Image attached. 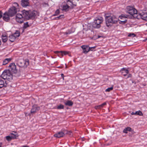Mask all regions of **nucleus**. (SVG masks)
Returning <instances> with one entry per match:
<instances>
[{
  "label": "nucleus",
  "mask_w": 147,
  "mask_h": 147,
  "mask_svg": "<svg viewBox=\"0 0 147 147\" xmlns=\"http://www.w3.org/2000/svg\"><path fill=\"white\" fill-rule=\"evenodd\" d=\"M6 139L7 140L9 141L11 140L12 138L11 136H7L6 137Z\"/></svg>",
  "instance_id": "obj_36"
},
{
  "label": "nucleus",
  "mask_w": 147,
  "mask_h": 147,
  "mask_svg": "<svg viewBox=\"0 0 147 147\" xmlns=\"http://www.w3.org/2000/svg\"><path fill=\"white\" fill-rule=\"evenodd\" d=\"M10 16V15H9V14L8 12H6L3 14V19L4 20L7 21L9 20Z\"/></svg>",
  "instance_id": "obj_16"
},
{
  "label": "nucleus",
  "mask_w": 147,
  "mask_h": 147,
  "mask_svg": "<svg viewBox=\"0 0 147 147\" xmlns=\"http://www.w3.org/2000/svg\"><path fill=\"white\" fill-rule=\"evenodd\" d=\"M24 18L28 19H33L36 16V11H28L24 10L22 11Z\"/></svg>",
  "instance_id": "obj_2"
},
{
  "label": "nucleus",
  "mask_w": 147,
  "mask_h": 147,
  "mask_svg": "<svg viewBox=\"0 0 147 147\" xmlns=\"http://www.w3.org/2000/svg\"><path fill=\"white\" fill-rule=\"evenodd\" d=\"M126 12L135 18H137L138 13L137 10L135 8L131 6L127 7Z\"/></svg>",
  "instance_id": "obj_5"
},
{
  "label": "nucleus",
  "mask_w": 147,
  "mask_h": 147,
  "mask_svg": "<svg viewBox=\"0 0 147 147\" xmlns=\"http://www.w3.org/2000/svg\"><path fill=\"white\" fill-rule=\"evenodd\" d=\"M131 114L132 115H138L140 116H142L143 115V114L142 113V112L140 110L136 111L135 113L132 112L131 113Z\"/></svg>",
  "instance_id": "obj_19"
},
{
  "label": "nucleus",
  "mask_w": 147,
  "mask_h": 147,
  "mask_svg": "<svg viewBox=\"0 0 147 147\" xmlns=\"http://www.w3.org/2000/svg\"><path fill=\"white\" fill-rule=\"evenodd\" d=\"M132 77V75L131 74H129L127 75V78H131Z\"/></svg>",
  "instance_id": "obj_42"
},
{
  "label": "nucleus",
  "mask_w": 147,
  "mask_h": 147,
  "mask_svg": "<svg viewBox=\"0 0 147 147\" xmlns=\"http://www.w3.org/2000/svg\"><path fill=\"white\" fill-rule=\"evenodd\" d=\"M29 60L28 59H26L25 60L22 59L18 60L16 64L20 67L25 68L29 65Z\"/></svg>",
  "instance_id": "obj_4"
},
{
  "label": "nucleus",
  "mask_w": 147,
  "mask_h": 147,
  "mask_svg": "<svg viewBox=\"0 0 147 147\" xmlns=\"http://www.w3.org/2000/svg\"><path fill=\"white\" fill-rule=\"evenodd\" d=\"M63 80H64V78H63Z\"/></svg>",
  "instance_id": "obj_53"
},
{
  "label": "nucleus",
  "mask_w": 147,
  "mask_h": 147,
  "mask_svg": "<svg viewBox=\"0 0 147 147\" xmlns=\"http://www.w3.org/2000/svg\"><path fill=\"white\" fill-rule=\"evenodd\" d=\"M40 109V107L38 105H34L32 106V108L31 110V113H34L38 111Z\"/></svg>",
  "instance_id": "obj_13"
},
{
  "label": "nucleus",
  "mask_w": 147,
  "mask_h": 147,
  "mask_svg": "<svg viewBox=\"0 0 147 147\" xmlns=\"http://www.w3.org/2000/svg\"><path fill=\"white\" fill-rule=\"evenodd\" d=\"M17 10L14 7H10L8 10V13L9 14L10 17L14 16L17 13Z\"/></svg>",
  "instance_id": "obj_10"
},
{
  "label": "nucleus",
  "mask_w": 147,
  "mask_h": 147,
  "mask_svg": "<svg viewBox=\"0 0 147 147\" xmlns=\"http://www.w3.org/2000/svg\"><path fill=\"white\" fill-rule=\"evenodd\" d=\"M3 13L2 11H0V18L2 17Z\"/></svg>",
  "instance_id": "obj_43"
},
{
  "label": "nucleus",
  "mask_w": 147,
  "mask_h": 147,
  "mask_svg": "<svg viewBox=\"0 0 147 147\" xmlns=\"http://www.w3.org/2000/svg\"><path fill=\"white\" fill-rule=\"evenodd\" d=\"M13 36L15 37V38L18 37L20 36V34L19 31L16 30L14 33L12 34Z\"/></svg>",
  "instance_id": "obj_24"
},
{
  "label": "nucleus",
  "mask_w": 147,
  "mask_h": 147,
  "mask_svg": "<svg viewBox=\"0 0 147 147\" xmlns=\"http://www.w3.org/2000/svg\"><path fill=\"white\" fill-rule=\"evenodd\" d=\"M61 77L62 78H64V74H61Z\"/></svg>",
  "instance_id": "obj_45"
},
{
  "label": "nucleus",
  "mask_w": 147,
  "mask_h": 147,
  "mask_svg": "<svg viewBox=\"0 0 147 147\" xmlns=\"http://www.w3.org/2000/svg\"><path fill=\"white\" fill-rule=\"evenodd\" d=\"M65 105L66 106H71L73 105V102L71 101L68 100L64 102Z\"/></svg>",
  "instance_id": "obj_20"
},
{
  "label": "nucleus",
  "mask_w": 147,
  "mask_h": 147,
  "mask_svg": "<svg viewBox=\"0 0 147 147\" xmlns=\"http://www.w3.org/2000/svg\"><path fill=\"white\" fill-rule=\"evenodd\" d=\"M2 41L4 42H5L7 40V36L6 35H2Z\"/></svg>",
  "instance_id": "obj_26"
},
{
  "label": "nucleus",
  "mask_w": 147,
  "mask_h": 147,
  "mask_svg": "<svg viewBox=\"0 0 147 147\" xmlns=\"http://www.w3.org/2000/svg\"><path fill=\"white\" fill-rule=\"evenodd\" d=\"M94 108L96 109H99L101 108V107H100V105H98L97 106H96Z\"/></svg>",
  "instance_id": "obj_38"
},
{
  "label": "nucleus",
  "mask_w": 147,
  "mask_h": 147,
  "mask_svg": "<svg viewBox=\"0 0 147 147\" xmlns=\"http://www.w3.org/2000/svg\"><path fill=\"white\" fill-rule=\"evenodd\" d=\"M30 26V25L28 24V22H26L24 23L23 28L24 29H25L26 28Z\"/></svg>",
  "instance_id": "obj_29"
},
{
  "label": "nucleus",
  "mask_w": 147,
  "mask_h": 147,
  "mask_svg": "<svg viewBox=\"0 0 147 147\" xmlns=\"http://www.w3.org/2000/svg\"><path fill=\"white\" fill-rule=\"evenodd\" d=\"M13 133V132H12V133H11V134H11V136H12V135H13V134H15V133Z\"/></svg>",
  "instance_id": "obj_46"
},
{
  "label": "nucleus",
  "mask_w": 147,
  "mask_h": 147,
  "mask_svg": "<svg viewBox=\"0 0 147 147\" xmlns=\"http://www.w3.org/2000/svg\"><path fill=\"white\" fill-rule=\"evenodd\" d=\"M64 16L63 15H61L58 17H56L55 18V19L56 20H58L59 19L64 18Z\"/></svg>",
  "instance_id": "obj_33"
},
{
  "label": "nucleus",
  "mask_w": 147,
  "mask_h": 147,
  "mask_svg": "<svg viewBox=\"0 0 147 147\" xmlns=\"http://www.w3.org/2000/svg\"><path fill=\"white\" fill-rule=\"evenodd\" d=\"M146 25H147V23H146Z\"/></svg>",
  "instance_id": "obj_55"
},
{
  "label": "nucleus",
  "mask_w": 147,
  "mask_h": 147,
  "mask_svg": "<svg viewBox=\"0 0 147 147\" xmlns=\"http://www.w3.org/2000/svg\"><path fill=\"white\" fill-rule=\"evenodd\" d=\"M24 16L23 14L22 15V14L18 13L16 17V21L19 23L21 24L24 21Z\"/></svg>",
  "instance_id": "obj_7"
},
{
  "label": "nucleus",
  "mask_w": 147,
  "mask_h": 147,
  "mask_svg": "<svg viewBox=\"0 0 147 147\" xmlns=\"http://www.w3.org/2000/svg\"><path fill=\"white\" fill-rule=\"evenodd\" d=\"M103 21V18L101 17L96 18L92 23V27L96 28H98L101 27V24Z\"/></svg>",
  "instance_id": "obj_3"
},
{
  "label": "nucleus",
  "mask_w": 147,
  "mask_h": 147,
  "mask_svg": "<svg viewBox=\"0 0 147 147\" xmlns=\"http://www.w3.org/2000/svg\"><path fill=\"white\" fill-rule=\"evenodd\" d=\"M66 68H67V66L66 65Z\"/></svg>",
  "instance_id": "obj_56"
},
{
  "label": "nucleus",
  "mask_w": 147,
  "mask_h": 147,
  "mask_svg": "<svg viewBox=\"0 0 147 147\" xmlns=\"http://www.w3.org/2000/svg\"><path fill=\"white\" fill-rule=\"evenodd\" d=\"M106 102H104V103H103L102 104H101L100 105V107H101V108H102L103 106L105 105H106Z\"/></svg>",
  "instance_id": "obj_40"
},
{
  "label": "nucleus",
  "mask_w": 147,
  "mask_h": 147,
  "mask_svg": "<svg viewBox=\"0 0 147 147\" xmlns=\"http://www.w3.org/2000/svg\"><path fill=\"white\" fill-rule=\"evenodd\" d=\"M61 53L63 56L66 55L68 53V52L66 51H61Z\"/></svg>",
  "instance_id": "obj_34"
},
{
  "label": "nucleus",
  "mask_w": 147,
  "mask_h": 147,
  "mask_svg": "<svg viewBox=\"0 0 147 147\" xmlns=\"http://www.w3.org/2000/svg\"><path fill=\"white\" fill-rule=\"evenodd\" d=\"M28 0H22L21 5L23 7H26L29 5Z\"/></svg>",
  "instance_id": "obj_18"
},
{
  "label": "nucleus",
  "mask_w": 147,
  "mask_h": 147,
  "mask_svg": "<svg viewBox=\"0 0 147 147\" xmlns=\"http://www.w3.org/2000/svg\"><path fill=\"white\" fill-rule=\"evenodd\" d=\"M81 47L83 50V53L85 54H86L90 51H92V50L91 49L95 48L96 46L89 47L88 45H83Z\"/></svg>",
  "instance_id": "obj_8"
},
{
  "label": "nucleus",
  "mask_w": 147,
  "mask_h": 147,
  "mask_svg": "<svg viewBox=\"0 0 147 147\" xmlns=\"http://www.w3.org/2000/svg\"><path fill=\"white\" fill-rule=\"evenodd\" d=\"M53 16H57V15H56V14L55 13V14H54L53 15Z\"/></svg>",
  "instance_id": "obj_48"
},
{
  "label": "nucleus",
  "mask_w": 147,
  "mask_h": 147,
  "mask_svg": "<svg viewBox=\"0 0 147 147\" xmlns=\"http://www.w3.org/2000/svg\"><path fill=\"white\" fill-rule=\"evenodd\" d=\"M9 67L11 69L12 72L15 74L17 73L18 69H16V67L15 63H11L9 65Z\"/></svg>",
  "instance_id": "obj_12"
},
{
  "label": "nucleus",
  "mask_w": 147,
  "mask_h": 147,
  "mask_svg": "<svg viewBox=\"0 0 147 147\" xmlns=\"http://www.w3.org/2000/svg\"><path fill=\"white\" fill-rule=\"evenodd\" d=\"M120 71L122 74H123L125 73L127 74H128L129 73L128 70L127 69H126L125 68H122L121 70Z\"/></svg>",
  "instance_id": "obj_25"
},
{
  "label": "nucleus",
  "mask_w": 147,
  "mask_h": 147,
  "mask_svg": "<svg viewBox=\"0 0 147 147\" xmlns=\"http://www.w3.org/2000/svg\"><path fill=\"white\" fill-rule=\"evenodd\" d=\"M69 5H68V4L67 3L66 4L63 5L62 7V10L65 11H68L69 10V9H71V6L70 5L69 6Z\"/></svg>",
  "instance_id": "obj_15"
},
{
  "label": "nucleus",
  "mask_w": 147,
  "mask_h": 147,
  "mask_svg": "<svg viewBox=\"0 0 147 147\" xmlns=\"http://www.w3.org/2000/svg\"><path fill=\"white\" fill-rule=\"evenodd\" d=\"M9 40L11 42H13L15 40L16 38L12 34L9 36Z\"/></svg>",
  "instance_id": "obj_23"
},
{
  "label": "nucleus",
  "mask_w": 147,
  "mask_h": 147,
  "mask_svg": "<svg viewBox=\"0 0 147 147\" xmlns=\"http://www.w3.org/2000/svg\"><path fill=\"white\" fill-rule=\"evenodd\" d=\"M113 87L109 88L107 89L106 90V92H110V91L112 90L113 89Z\"/></svg>",
  "instance_id": "obj_35"
},
{
  "label": "nucleus",
  "mask_w": 147,
  "mask_h": 147,
  "mask_svg": "<svg viewBox=\"0 0 147 147\" xmlns=\"http://www.w3.org/2000/svg\"><path fill=\"white\" fill-rule=\"evenodd\" d=\"M127 74H127V73H125V74H124V73H123V74H123V75L124 76H126L127 75Z\"/></svg>",
  "instance_id": "obj_44"
},
{
  "label": "nucleus",
  "mask_w": 147,
  "mask_h": 147,
  "mask_svg": "<svg viewBox=\"0 0 147 147\" xmlns=\"http://www.w3.org/2000/svg\"><path fill=\"white\" fill-rule=\"evenodd\" d=\"M1 40H0V45H1Z\"/></svg>",
  "instance_id": "obj_49"
},
{
  "label": "nucleus",
  "mask_w": 147,
  "mask_h": 147,
  "mask_svg": "<svg viewBox=\"0 0 147 147\" xmlns=\"http://www.w3.org/2000/svg\"><path fill=\"white\" fill-rule=\"evenodd\" d=\"M64 108V107L63 105L60 104L57 107L56 109H63Z\"/></svg>",
  "instance_id": "obj_30"
},
{
  "label": "nucleus",
  "mask_w": 147,
  "mask_h": 147,
  "mask_svg": "<svg viewBox=\"0 0 147 147\" xmlns=\"http://www.w3.org/2000/svg\"><path fill=\"white\" fill-rule=\"evenodd\" d=\"M0 77L4 80L7 79L9 81L12 79V75L9 71L6 70L3 71Z\"/></svg>",
  "instance_id": "obj_6"
},
{
  "label": "nucleus",
  "mask_w": 147,
  "mask_h": 147,
  "mask_svg": "<svg viewBox=\"0 0 147 147\" xmlns=\"http://www.w3.org/2000/svg\"><path fill=\"white\" fill-rule=\"evenodd\" d=\"M106 102H104V103H103L102 104H101L100 105V107H101V108H102L103 106L105 105H106Z\"/></svg>",
  "instance_id": "obj_41"
},
{
  "label": "nucleus",
  "mask_w": 147,
  "mask_h": 147,
  "mask_svg": "<svg viewBox=\"0 0 147 147\" xmlns=\"http://www.w3.org/2000/svg\"><path fill=\"white\" fill-rule=\"evenodd\" d=\"M11 58H8L5 59L3 61V65H5L7 64L11 60Z\"/></svg>",
  "instance_id": "obj_22"
},
{
  "label": "nucleus",
  "mask_w": 147,
  "mask_h": 147,
  "mask_svg": "<svg viewBox=\"0 0 147 147\" xmlns=\"http://www.w3.org/2000/svg\"><path fill=\"white\" fill-rule=\"evenodd\" d=\"M13 132H14L15 133V134H13V135L12 136H11V138L12 139H16L17 137H18V135L16 131H13Z\"/></svg>",
  "instance_id": "obj_27"
},
{
  "label": "nucleus",
  "mask_w": 147,
  "mask_h": 147,
  "mask_svg": "<svg viewBox=\"0 0 147 147\" xmlns=\"http://www.w3.org/2000/svg\"><path fill=\"white\" fill-rule=\"evenodd\" d=\"M124 19V18H123V19L122 20V21H124V20H123V19Z\"/></svg>",
  "instance_id": "obj_52"
},
{
  "label": "nucleus",
  "mask_w": 147,
  "mask_h": 147,
  "mask_svg": "<svg viewBox=\"0 0 147 147\" xmlns=\"http://www.w3.org/2000/svg\"><path fill=\"white\" fill-rule=\"evenodd\" d=\"M79 0H67V3L71 6V9H73L74 7L76 6L77 3Z\"/></svg>",
  "instance_id": "obj_9"
},
{
  "label": "nucleus",
  "mask_w": 147,
  "mask_h": 147,
  "mask_svg": "<svg viewBox=\"0 0 147 147\" xmlns=\"http://www.w3.org/2000/svg\"><path fill=\"white\" fill-rule=\"evenodd\" d=\"M4 86V81L0 78V89Z\"/></svg>",
  "instance_id": "obj_28"
},
{
  "label": "nucleus",
  "mask_w": 147,
  "mask_h": 147,
  "mask_svg": "<svg viewBox=\"0 0 147 147\" xmlns=\"http://www.w3.org/2000/svg\"><path fill=\"white\" fill-rule=\"evenodd\" d=\"M100 37V36H98V38H99Z\"/></svg>",
  "instance_id": "obj_51"
},
{
  "label": "nucleus",
  "mask_w": 147,
  "mask_h": 147,
  "mask_svg": "<svg viewBox=\"0 0 147 147\" xmlns=\"http://www.w3.org/2000/svg\"><path fill=\"white\" fill-rule=\"evenodd\" d=\"M137 18L138 19H142L147 21V13L143 12L142 13H138Z\"/></svg>",
  "instance_id": "obj_11"
},
{
  "label": "nucleus",
  "mask_w": 147,
  "mask_h": 147,
  "mask_svg": "<svg viewBox=\"0 0 147 147\" xmlns=\"http://www.w3.org/2000/svg\"><path fill=\"white\" fill-rule=\"evenodd\" d=\"M95 48H92L91 49L92 50V51H93V49H94Z\"/></svg>",
  "instance_id": "obj_50"
},
{
  "label": "nucleus",
  "mask_w": 147,
  "mask_h": 147,
  "mask_svg": "<svg viewBox=\"0 0 147 147\" xmlns=\"http://www.w3.org/2000/svg\"><path fill=\"white\" fill-rule=\"evenodd\" d=\"M18 4L17 3H13V6L12 7H14L16 8L17 10H18Z\"/></svg>",
  "instance_id": "obj_31"
},
{
  "label": "nucleus",
  "mask_w": 147,
  "mask_h": 147,
  "mask_svg": "<svg viewBox=\"0 0 147 147\" xmlns=\"http://www.w3.org/2000/svg\"><path fill=\"white\" fill-rule=\"evenodd\" d=\"M132 131V129L130 127H127L124 129L123 131V133L127 134L128 133V131Z\"/></svg>",
  "instance_id": "obj_21"
},
{
  "label": "nucleus",
  "mask_w": 147,
  "mask_h": 147,
  "mask_svg": "<svg viewBox=\"0 0 147 147\" xmlns=\"http://www.w3.org/2000/svg\"><path fill=\"white\" fill-rule=\"evenodd\" d=\"M55 13L56 15H58L60 13V11L59 9H57L55 11Z\"/></svg>",
  "instance_id": "obj_39"
},
{
  "label": "nucleus",
  "mask_w": 147,
  "mask_h": 147,
  "mask_svg": "<svg viewBox=\"0 0 147 147\" xmlns=\"http://www.w3.org/2000/svg\"><path fill=\"white\" fill-rule=\"evenodd\" d=\"M105 20L107 26L109 27L112 24L117 23L118 20L115 16H106Z\"/></svg>",
  "instance_id": "obj_1"
},
{
  "label": "nucleus",
  "mask_w": 147,
  "mask_h": 147,
  "mask_svg": "<svg viewBox=\"0 0 147 147\" xmlns=\"http://www.w3.org/2000/svg\"><path fill=\"white\" fill-rule=\"evenodd\" d=\"M119 18L121 20L123 19V18L125 19L124 21H119V23L122 24H124L126 23L127 22V20L126 19V17L124 15H122L121 16H119Z\"/></svg>",
  "instance_id": "obj_14"
},
{
  "label": "nucleus",
  "mask_w": 147,
  "mask_h": 147,
  "mask_svg": "<svg viewBox=\"0 0 147 147\" xmlns=\"http://www.w3.org/2000/svg\"><path fill=\"white\" fill-rule=\"evenodd\" d=\"M2 143H0V147H2Z\"/></svg>",
  "instance_id": "obj_47"
},
{
  "label": "nucleus",
  "mask_w": 147,
  "mask_h": 147,
  "mask_svg": "<svg viewBox=\"0 0 147 147\" xmlns=\"http://www.w3.org/2000/svg\"><path fill=\"white\" fill-rule=\"evenodd\" d=\"M146 40H147V38L146 39Z\"/></svg>",
  "instance_id": "obj_54"
},
{
  "label": "nucleus",
  "mask_w": 147,
  "mask_h": 147,
  "mask_svg": "<svg viewBox=\"0 0 147 147\" xmlns=\"http://www.w3.org/2000/svg\"><path fill=\"white\" fill-rule=\"evenodd\" d=\"M136 36V34H134V33L132 34H130L128 35V36L129 37H133L135 36Z\"/></svg>",
  "instance_id": "obj_37"
},
{
  "label": "nucleus",
  "mask_w": 147,
  "mask_h": 147,
  "mask_svg": "<svg viewBox=\"0 0 147 147\" xmlns=\"http://www.w3.org/2000/svg\"><path fill=\"white\" fill-rule=\"evenodd\" d=\"M64 135V132L62 131H59L54 134V136L55 137L60 138L63 136Z\"/></svg>",
  "instance_id": "obj_17"
},
{
  "label": "nucleus",
  "mask_w": 147,
  "mask_h": 147,
  "mask_svg": "<svg viewBox=\"0 0 147 147\" xmlns=\"http://www.w3.org/2000/svg\"><path fill=\"white\" fill-rule=\"evenodd\" d=\"M74 32L72 31L71 30H68L65 32V34H69L73 33Z\"/></svg>",
  "instance_id": "obj_32"
}]
</instances>
